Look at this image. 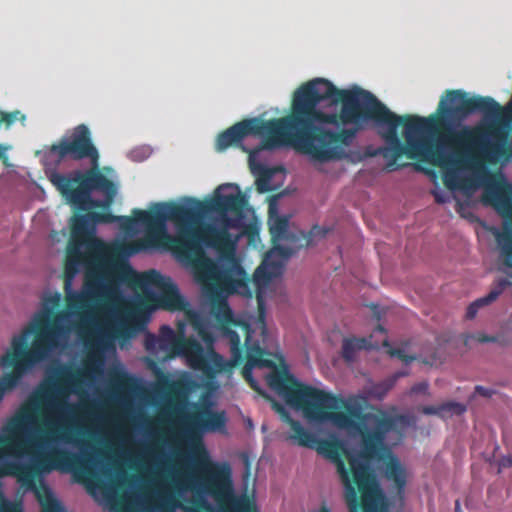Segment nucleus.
Here are the masks:
<instances>
[{
  "mask_svg": "<svg viewBox=\"0 0 512 512\" xmlns=\"http://www.w3.org/2000/svg\"><path fill=\"white\" fill-rule=\"evenodd\" d=\"M269 384L288 405L303 411L305 417L315 422H329L338 429L355 432L361 436L358 456L348 457L349 470L342 458L345 452L338 440L317 439L312 446L331 460L344 485L345 501L349 512H378L383 500L382 492L370 468L369 461L385 463V477L394 482L402 501L406 487V472L386 443L387 434L408 425L403 414L389 415L385 411L363 413L361 405L341 395L320 390L298 382L284 372H274Z\"/></svg>",
  "mask_w": 512,
  "mask_h": 512,
  "instance_id": "obj_1",
  "label": "nucleus"
},
{
  "mask_svg": "<svg viewBox=\"0 0 512 512\" xmlns=\"http://www.w3.org/2000/svg\"><path fill=\"white\" fill-rule=\"evenodd\" d=\"M369 121L383 128L380 135L387 146L381 154L388 160V170L404 167L406 164H397V160L402 155L409 159L414 155L413 144H403L399 138L400 115L368 90L358 86L338 89L324 78L308 81L295 91L287 115V146L315 161L341 160L347 157L344 146Z\"/></svg>",
  "mask_w": 512,
  "mask_h": 512,
  "instance_id": "obj_2",
  "label": "nucleus"
},
{
  "mask_svg": "<svg viewBox=\"0 0 512 512\" xmlns=\"http://www.w3.org/2000/svg\"><path fill=\"white\" fill-rule=\"evenodd\" d=\"M235 187L236 194L216 193L209 203L188 198L185 203L157 205L151 212H139L138 220L147 226L148 238L154 242L166 236V222L172 221L176 235L170 238L171 250L194 267L197 279L211 293L241 290L251 297L249 279L235 258L236 242L229 232L243 225L247 202Z\"/></svg>",
  "mask_w": 512,
  "mask_h": 512,
  "instance_id": "obj_3",
  "label": "nucleus"
},
{
  "mask_svg": "<svg viewBox=\"0 0 512 512\" xmlns=\"http://www.w3.org/2000/svg\"><path fill=\"white\" fill-rule=\"evenodd\" d=\"M193 466L163 465L167 486L157 494L161 512H259L248 496L236 498L227 462L212 461L200 438L191 449Z\"/></svg>",
  "mask_w": 512,
  "mask_h": 512,
  "instance_id": "obj_4",
  "label": "nucleus"
},
{
  "mask_svg": "<svg viewBox=\"0 0 512 512\" xmlns=\"http://www.w3.org/2000/svg\"><path fill=\"white\" fill-rule=\"evenodd\" d=\"M50 153L57 156L58 162L65 158L90 161V168L85 171L73 170L67 174L53 171L49 174V181L68 204L78 211L110 209L118 187L99 169L100 155L85 124L74 127L69 137L53 144Z\"/></svg>",
  "mask_w": 512,
  "mask_h": 512,
  "instance_id": "obj_5",
  "label": "nucleus"
},
{
  "mask_svg": "<svg viewBox=\"0 0 512 512\" xmlns=\"http://www.w3.org/2000/svg\"><path fill=\"white\" fill-rule=\"evenodd\" d=\"M60 302L58 292L43 297L41 309L20 334L13 336L11 348L0 358V366L11 369L0 376V402L7 391L15 388L22 377L57 346L64 318L58 311Z\"/></svg>",
  "mask_w": 512,
  "mask_h": 512,
  "instance_id": "obj_6",
  "label": "nucleus"
},
{
  "mask_svg": "<svg viewBox=\"0 0 512 512\" xmlns=\"http://www.w3.org/2000/svg\"><path fill=\"white\" fill-rule=\"evenodd\" d=\"M117 280L141 290L155 288L157 293L148 295V300L155 308L183 312L184 319L193 327L199 337L207 344L213 343L214 337L208 318L190 307L189 302L180 294L177 285L170 277L163 276L154 269L137 273L129 264L124 263L120 264L117 269Z\"/></svg>",
  "mask_w": 512,
  "mask_h": 512,
  "instance_id": "obj_7",
  "label": "nucleus"
},
{
  "mask_svg": "<svg viewBox=\"0 0 512 512\" xmlns=\"http://www.w3.org/2000/svg\"><path fill=\"white\" fill-rule=\"evenodd\" d=\"M74 268L75 273L70 272L68 262H64V291L67 310L78 313L109 291L119 265L75 263Z\"/></svg>",
  "mask_w": 512,
  "mask_h": 512,
  "instance_id": "obj_8",
  "label": "nucleus"
},
{
  "mask_svg": "<svg viewBox=\"0 0 512 512\" xmlns=\"http://www.w3.org/2000/svg\"><path fill=\"white\" fill-rule=\"evenodd\" d=\"M186 319L177 322V332L170 326L163 325L159 330L160 350L169 357L182 356L193 370L201 371L207 378H214L226 370L223 357L210 348L207 351L194 338L185 336Z\"/></svg>",
  "mask_w": 512,
  "mask_h": 512,
  "instance_id": "obj_9",
  "label": "nucleus"
},
{
  "mask_svg": "<svg viewBox=\"0 0 512 512\" xmlns=\"http://www.w3.org/2000/svg\"><path fill=\"white\" fill-rule=\"evenodd\" d=\"M71 235L67 245L65 262L75 273V263L117 265V248L95 236L90 212L75 214L70 221Z\"/></svg>",
  "mask_w": 512,
  "mask_h": 512,
  "instance_id": "obj_10",
  "label": "nucleus"
},
{
  "mask_svg": "<svg viewBox=\"0 0 512 512\" xmlns=\"http://www.w3.org/2000/svg\"><path fill=\"white\" fill-rule=\"evenodd\" d=\"M250 135L263 137L260 145L249 151L250 157L261 150L287 146V116L270 120L253 117L237 122L218 135L216 149L222 152L231 146H239Z\"/></svg>",
  "mask_w": 512,
  "mask_h": 512,
  "instance_id": "obj_11",
  "label": "nucleus"
},
{
  "mask_svg": "<svg viewBox=\"0 0 512 512\" xmlns=\"http://www.w3.org/2000/svg\"><path fill=\"white\" fill-rule=\"evenodd\" d=\"M481 202L492 207L503 219V231L498 233L497 242L505 266L512 269V184L502 174L491 175L486 181Z\"/></svg>",
  "mask_w": 512,
  "mask_h": 512,
  "instance_id": "obj_12",
  "label": "nucleus"
},
{
  "mask_svg": "<svg viewBox=\"0 0 512 512\" xmlns=\"http://www.w3.org/2000/svg\"><path fill=\"white\" fill-rule=\"evenodd\" d=\"M84 463V457L63 449L52 448L47 454L37 457L31 464L8 462L3 467V474L17 477L22 485L29 488L35 486V478L42 472L56 468L67 470L79 468Z\"/></svg>",
  "mask_w": 512,
  "mask_h": 512,
  "instance_id": "obj_13",
  "label": "nucleus"
},
{
  "mask_svg": "<svg viewBox=\"0 0 512 512\" xmlns=\"http://www.w3.org/2000/svg\"><path fill=\"white\" fill-rule=\"evenodd\" d=\"M243 332L245 334L244 346L246 348V363L242 369V375L254 391L263 396H266L262 391L259 383L253 378V368L258 367L272 369L266 378L267 384L272 390L274 389L269 384V378L274 372H284L291 377L293 376L289 374L286 368H277L275 361L271 359L272 354L263 349L258 341L253 340V331L251 330V327L248 323H243Z\"/></svg>",
  "mask_w": 512,
  "mask_h": 512,
  "instance_id": "obj_14",
  "label": "nucleus"
},
{
  "mask_svg": "<svg viewBox=\"0 0 512 512\" xmlns=\"http://www.w3.org/2000/svg\"><path fill=\"white\" fill-rule=\"evenodd\" d=\"M210 315L217 324V327L222 331L223 336L228 340L230 346L231 359L226 362V370H229L242 363L243 347L238 333L231 329V326H239L243 330V323L236 321L233 312L224 298H219L211 305Z\"/></svg>",
  "mask_w": 512,
  "mask_h": 512,
  "instance_id": "obj_15",
  "label": "nucleus"
},
{
  "mask_svg": "<svg viewBox=\"0 0 512 512\" xmlns=\"http://www.w3.org/2000/svg\"><path fill=\"white\" fill-rule=\"evenodd\" d=\"M74 418L75 416H49L46 421L48 430L40 436L37 444L47 446L52 442L62 441L85 448L87 442L79 437L81 430L74 425Z\"/></svg>",
  "mask_w": 512,
  "mask_h": 512,
  "instance_id": "obj_16",
  "label": "nucleus"
},
{
  "mask_svg": "<svg viewBox=\"0 0 512 512\" xmlns=\"http://www.w3.org/2000/svg\"><path fill=\"white\" fill-rule=\"evenodd\" d=\"M227 422L224 411L215 412L208 403L201 404L197 411L185 417V433L193 437L196 433L214 432L225 428Z\"/></svg>",
  "mask_w": 512,
  "mask_h": 512,
  "instance_id": "obj_17",
  "label": "nucleus"
},
{
  "mask_svg": "<svg viewBox=\"0 0 512 512\" xmlns=\"http://www.w3.org/2000/svg\"><path fill=\"white\" fill-rule=\"evenodd\" d=\"M268 225L271 234L272 249L270 253H277L284 259H288L294 253L293 249L280 245V241L288 240L289 219L286 216H278L276 207L269 205Z\"/></svg>",
  "mask_w": 512,
  "mask_h": 512,
  "instance_id": "obj_18",
  "label": "nucleus"
},
{
  "mask_svg": "<svg viewBox=\"0 0 512 512\" xmlns=\"http://www.w3.org/2000/svg\"><path fill=\"white\" fill-rule=\"evenodd\" d=\"M271 404L272 408L281 416L283 421L290 425L293 433L289 436V439L293 440L299 446H312L315 442V435L305 429L299 421L294 420L284 405L272 399Z\"/></svg>",
  "mask_w": 512,
  "mask_h": 512,
  "instance_id": "obj_19",
  "label": "nucleus"
},
{
  "mask_svg": "<svg viewBox=\"0 0 512 512\" xmlns=\"http://www.w3.org/2000/svg\"><path fill=\"white\" fill-rule=\"evenodd\" d=\"M172 203L173 202H171V203H155L150 208V210L148 212H151L152 210L156 209L157 205H171ZM139 212H146V211L145 210H140V209H134L133 210V216H134L133 218L116 216V215H113L111 212H90V216H91L92 224H94V225L98 224V223H116V222H119V221H124L126 224H131V223L135 222L138 225H141V226H143L145 228V231H146L145 239H146V242L149 245H151V246L158 245L159 241L162 238H169L170 239V237L166 233V236H161L155 242L151 241L148 238V228H147V226L144 223H142L140 220H138Z\"/></svg>",
  "mask_w": 512,
  "mask_h": 512,
  "instance_id": "obj_20",
  "label": "nucleus"
},
{
  "mask_svg": "<svg viewBox=\"0 0 512 512\" xmlns=\"http://www.w3.org/2000/svg\"><path fill=\"white\" fill-rule=\"evenodd\" d=\"M509 286H512V281H509L508 279H500L498 281H496L490 292L481 297V298H478L476 299L475 301H473L468 307H467V310H466V318L467 319H473L475 318V316L477 315L478 313V310L484 306H488L490 305L491 303H493L494 301L497 300V298L504 292V290L509 287Z\"/></svg>",
  "mask_w": 512,
  "mask_h": 512,
  "instance_id": "obj_21",
  "label": "nucleus"
},
{
  "mask_svg": "<svg viewBox=\"0 0 512 512\" xmlns=\"http://www.w3.org/2000/svg\"><path fill=\"white\" fill-rule=\"evenodd\" d=\"M371 338H357V337H347L343 339L342 342V358L347 363H352L356 359L357 352L361 350H369L378 348V344H372Z\"/></svg>",
  "mask_w": 512,
  "mask_h": 512,
  "instance_id": "obj_22",
  "label": "nucleus"
},
{
  "mask_svg": "<svg viewBox=\"0 0 512 512\" xmlns=\"http://www.w3.org/2000/svg\"><path fill=\"white\" fill-rule=\"evenodd\" d=\"M419 410L425 415H437L444 418L452 415H461L466 411V407L461 403L449 401L438 406H422Z\"/></svg>",
  "mask_w": 512,
  "mask_h": 512,
  "instance_id": "obj_23",
  "label": "nucleus"
},
{
  "mask_svg": "<svg viewBox=\"0 0 512 512\" xmlns=\"http://www.w3.org/2000/svg\"><path fill=\"white\" fill-rule=\"evenodd\" d=\"M407 375V371H398L380 382L373 383L367 390L368 396L377 400H382L394 387L397 380Z\"/></svg>",
  "mask_w": 512,
  "mask_h": 512,
  "instance_id": "obj_24",
  "label": "nucleus"
},
{
  "mask_svg": "<svg viewBox=\"0 0 512 512\" xmlns=\"http://www.w3.org/2000/svg\"><path fill=\"white\" fill-rule=\"evenodd\" d=\"M146 320L147 314L144 311L142 304H133L125 310V319L120 323L119 332L121 335H124L128 331V325H145Z\"/></svg>",
  "mask_w": 512,
  "mask_h": 512,
  "instance_id": "obj_25",
  "label": "nucleus"
},
{
  "mask_svg": "<svg viewBox=\"0 0 512 512\" xmlns=\"http://www.w3.org/2000/svg\"><path fill=\"white\" fill-rule=\"evenodd\" d=\"M281 265L268 261V255L254 272L253 281L257 286L268 284L273 278L280 274Z\"/></svg>",
  "mask_w": 512,
  "mask_h": 512,
  "instance_id": "obj_26",
  "label": "nucleus"
},
{
  "mask_svg": "<svg viewBox=\"0 0 512 512\" xmlns=\"http://www.w3.org/2000/svg\"><path fill=\"white\" fill-rule=\"evenodd\" d=\"M382 346L387 348V353L390 356L397 357L398 359L405 363H410L415 359L414 356L407 355L404 349L391 347L386 337L382 341Z\"/></svg>",
  "mask_w": 512,
  "mask_h": 512,
  "instance_id": "obj_27",
  "label": "nucleus"
},
{
  "mask_svg": "<svg viewBox=\"0 0 512 512\" xmlns=\"http://www.w3.org/2000/svg\"><path fill=\"white\" fill-rule=\"evenodd\" d=\"M35 495L41 506L55 500L51 489L45 484H41L40 487L35 490Z\"/></svg>",
  "mask_w": 512,
  "mask_h": 512,
  "instance_id": "obj_28",
  "label": "nucleus"
},
{
  "mask_svg": "<svg viewBox=\"0 0 512 512\" xmlns=\"http://www.w3.org/2000/svg\"><path fill=\"white\" fill-rule=\"evenodd\" d=\"M131 381V377L127 373L122 371H116L112 375V382L116 387L120 389L128 387Z\"/></svg>",
  "mask_w": 512,
  "mask_h": 512,
  "instance_id": "obj_29",
  "label": "nucleus"
},
{
  "mask_svg": "<svg viewBox=\"0 0 512 512\" xmlns=\"http://www.w3.org/2000/svg\"><path fill=\"white\" fill-rule=\"evenodd\" d=\"M145 348L149 352H156L160 350L159 337L154 334H147L145 337Z\"/></svg>",
  "mask_w": 512,
  "mask_h": 512,
  "instance_id": "obj_30",
  "label": "nucleus"
},
{
  "mask_svg": "<svg viewBox=\"0 0 512 512\" xmlns=\"http://www.w3.org/2000/svg\"><path fill=\"white\" fill-rule=\"evenodd\" d=\"M257 301H258V307H259V320L262 325V333L265 334L266 326H265V322H264V304H263V299H262V296L260 295V293L257 294Z\"/></svg>",
  "mask_w": 512,
  "mask_h": 512,
  "instance_id": "obj_31",
  "label": "nucleus"
},
{
  "mask_svg": "<svg viewBox=\"0 0 512 512\" xmlns=\"http://www.w3.org/2000/svg\"><path fill=\"white\" fill-rule=\"evenodd\" d=\"M41 507H42L41 512H61V505L56 499L49 503L44 504Z\"/></svg>",
  "mask_w": 512,
  "mask_h": 512,
  "instance_id": "obj_32",
  "label": "nucleus"
},
{
  "mask_svg": "<svg viewBox=\"0 0 512 512\" xmlns=\"http://www.w3.org/2000/svg\"><path fill=\"white\" fill-rule=\"evenodd\" d=\"M428 383L427 382H420L415 385H413L410 389V394H418V393H428Z\"/></svg>",
  "mask_w": 512,
  "mask_h": 512,
  "instance_id": "obj_33",
  "label": "nucleus"
},
{
  "mask_svg": "<svg viewBox=\"0 0 512 512\" xmlns=\"http://www.w3.org/2000/svg\"><path fill=\"white\" fill-rule=\"evenodd\" d=\"M270 176H271V174H269L267 176V178H262L257 181V189L259 192L263 193V192H268V191L272 190L268 183Z\"/></svg>",
  "mask_w": 512,
  "mask_h": 512,
  "instance_id": "obj_34",
  "label": "nucleus"
},
{
  "mask_svg": "<svg viewBox=\"0 0 512 512\" xmlns=\"http://www.w3.org/2000/svg\"><path fill=\"white\" fill-rule=\"evenodd\" d=\"M18 112L2 113L0 118V124L4 122L7 126L11 125L17 119Z\"/></svg>",
  "mask_w": 512,
  "mask_h": 512,
  "instance_id": "obj_35",
  "label": "nucleus"
},
{
  "mask_svg": "<svg viewBox=\"0 0 512 512\" xmlns=\"http://www.w3.org/2000/svg\"><path fill=\"white\" fill-rule=\"evenodd\" d=\"M432 194L435 198V201L439 204L447 203L450 200V196L443 191H433Z\"/></svg>",
  "mask_w": 512,
  "mask_h": 512,
  "instance_id": "obj_36",
  "label": "nucleus"
},
{
  "mask_svg": "<svg viewBox=\"0 0 512 512\" xmlns=\"http://www.w3.org/2000/svg\"><path fill=\"white\" fill-rule=\"evenodd\" d=\"M475 392L483 397H491L493 394V390L479 385L475 387Z\"/></svg>",
  "mask_w": 512,
  "mask_h": 512,
  "instance_id": "obj_37",
  "label": "nucleus"
},
{
  "mask_svg": "<svg viewBox=\"0 0 512 512\" xmlns=\"http://www.w3.org/2000/svg\"><path fill=\"white\" fill-rule=\"evenodd\" d=\"M475 339L478 342H480V343H490V342H495L496 341V337L485 335V334H482V333L477 334L475 336Z\"/></svg>",
  "mask_w": 512,
  "mask_h": 512,
  "instance_id": "obj_38",
  "label": "nucleus"
},
{
  "mask_svg": "<svg viewBox=\"0 0 512 512\" xmlns=\"http://www.w3.org/2000/svg\"><path fill=\"white\" fill-rule=\"evenodd\" d=\"M8 149H9L8 146L0 144V160H2L3 164L7 167L10 166V164L8 162V156L6 155V152Z\"/></svg>",
  "mask_w": 512,
  "mask_h": 512,
  "instance_id": "obj_39",
  "label": "nucleus"
},
{
  "mask_svg": "<svg viewBox=\"0 0 512 512\" xmlns=\"http://www.w3.org/2000/svg\"><path fill=\"white\" fill-rule=\"evenodd\" d=\"M376 333H380V334H382V335H385V334H386V330H385V328H384L383 326L378 325V326L375 328V330H374V334H376Z\"/></svg>",
  "mask_w": 512,
  "mask_h": 512,
  "instance_id": "obj_40",
  "label": "nucleus"
},
{
  "mask_svg": "<svg viewBox=\"0 0 512 512\" xmlns=\"http://www.w3.org/2000/svg\"><path fill=\"white\" fill-rule=\"evenodd\" d=\"M455 512H461L460 503L458 500L455 502Z\"/></svg>",
  "mask_w": 512,
  "mask_h": 512,
  "instance_id": "obj_41",
  "label": "nucleus"
},
{
  "mask_svg": "<svg viewBox=\"0 0 512 512\" xmlns=\"http://www.w3.org/2000/svg\"><path fill=\"white\" fill-rule=\"evenodd\" d=\"M303 240L305 241V245H309L311 240L307 235H303Z\"/></svg>",
  "mask_w": 512,
  "mask_h": 512,
  "instance_id": "obj_42",
  "label": "nucleus"
},
{
  "mask_svg": "<svg viewBox=\"0 0 512 512\" xmlns=\"http://www.w3.org/2000/svg\"><path fill=\"white\" fill-rule=\"evenodd\" d=\"M229 187H232V185H230V184L221 185V186H219L217 191H220V190H223V189H226V188H229Z\"/></svg>",
  "mask_w": 512,
  "mask_h": 512,
  "instance_id": "obj_43",
  "label": "nucleus"
},
{
  "mask_svg": "<svg viewBox=\"0 0 512 512\" xmlns=\"http://www.w3.org/2000/svg\"><path fill=\"white\" fill-rule=\"evenodd\" d=\"M320 231V228L318 226H315L313 227V229L311 230L310 234L314 235L316 232H319Z\"/></svg>",
  "mask_w": 512,
  "mask_h": 512,
  "instance_id": "obj_44",
  "label": "nucleus"
},
{
  "mask_svg": "<svg viewBox=\"0 0 512 512\" xmlns=\"http://www.w3.org/2000/svg\"><path fill=\"white\" fill-rule=\"evenodd\" d=\"M463 207V204L460 201H457V211L460 213L461 209Z\"/></svg>",
  "mask_w": 512,
  "mask_h": 512,
  "instance_id": "obj_45",
  "label": "nucleus"
},
{
  "mask_svg": "<svg viewBox=\"0 0 512 512\" xmlns=\"http://www.w3.org/2000/svg\"><path fill=\"white\" fill-rule=\"evenodd\" d=\"M320 512H330V510H329V508H328V507H326V506H322V507L320 508Z\"/></svg>",
  "mask_w": 512,
  "mask_h": 512,
  "instance_id": "obj_46",
  "label": "nucleus"
}]
</instances>
